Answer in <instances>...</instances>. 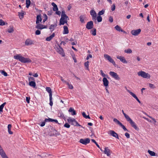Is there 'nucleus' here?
<instances>
[{"mask_svg": "<svg viewBox=\"0 0 158 158\" xmlns=\"http://www.w3.org/2000/svg\"><path fill=\"white\" fill-rule=\"evenodd\" d=\"M14 58L18 60L22 63H26L31 62V60L29 58H25L21 54H16L14 56Z\"/></svg>", "mask_w": 158, "mask_h": 158, "instance_id": "nucleus-1", "label": "nucleus"}, {"mask_svg": "<svg viewBox=\"0 0 158 158\" xmlns=\"http://www.w3.org/2000/svg\"><path fill=\"white\" fill-rule=\"evenodd\" d=\"M122 112L127 120L130 123L131 126L135 130L137 131L139 130V129L136 126V123L130 118L128 115L124 113L123 110H122Z\"/></svg>", "mask_w": 158, "mask_h": 158, "instance_id": "nucleus-2", "label": "nucleus"}, {"mask_svg": "<svg viewBox=\"0 0 158 158\" xmlns=\"http://www.w3.org/2000/svg\"><path fill=\"white\" fill-rule=\"evenodd\" d=\"M137 74L139 76H141L144 78L149 79L151 77L150 75L148 73L142 71L139 72Z\"/></svg>", "mask_w": 158, "mask_h": 158, "instance_id": "nucleus-3", "label": "nucleus"}, {"mask_svg": "<svg viewBox=\"0 0 158 158\" xmlns=\"http://www.w3.org/2000/svg\"><path fill=\"white\" fill-rule=\"evenodd\" d=\"M46 91L49 94V104L51 106L53 105V102L52 101V90L51 88L49 87H47L46 88Z\"/></svg>", "mask_w": 158, "mask_h": 158, "instance_id": "nucleus-4", "label": "nucleus"}, {"mask_svg": "<svg viewBox=\"0 0 158 158\" xmlns=\"http://www.w3.org/2000/svg\"><path fill=\"white\" fill-rule=\"evenodd\" d=\"M68 19H69L68 16H61L60 20V25H63L65 23H67Z\"/></svg>", "mask_w": 158, "mask_h": 158, "instance_id": "nucleus-5", "label": "nucleus"}, {"mask_svg": "<svg viewBox=\"0 0 158 158\" xmlns=\"http://www.w3.org/2000/svg\"><path fill=\"white\" fill-rule=\"evenodd\" d=\"M67 121L69 123H71L72 125L74 126H80V125L76 121L75 119L73 118L69 117L67 119Z\"/></svg>", "mask_w": 158, "mask_h": 158, "instance_id": "nucleus-6", "label": "nucleus"}, {"mask_svg": "<svg viewBox=\"0 0 158 158\" xmlns=\"http://www.w3.org/2000/svg\"><path fill=\"white\" fill-rule=\"evenodd\" d=\"M109 74L112 77L116 80L119 81L120 79L119 75L115 72L110 71L109 72Z\"/></svg>", "mask_w": 158, "mask_h": 158, "instance_id": "nucleus-7", "label": "nucleus"}, {"mask_svg": "<svg viewBox=\"0 0 158 158\" xmlns=\"http://www.w3.org/2000/svg\"><path fill=\"white\" fill-rule=\"evenodd\" d=\"M104 57L109 62L112 63L114 66H115L116 64L115 61L110 56L107 54H105L104 55Z\"/></svg>", "mask_w": 158, "mask_h": 158, "instance_id": "nucleus-8", "label": "nucleus"}, {"mask_svg": "<svg viewBox=\"0 0 158 158\" xmlns=\"http://www.w3.org/2000/svg\"><path fill=\"white\" fill-rule=\"evenodd\" d=\"M56 51L61 55L62 56H65L63 49L60 47V45H58L56 47Z\"/></svg>", "mask_w": 158, "mask_h": 158, "instance_id": "nucleus-9", "label": "nucleus"}, {"mask_svg": "<svg viewBox=\"0 0 158 158\" xmlns=\"http://www.w3.org/2000/svg\"><path fill=\"white\" fill-rule=\"evenodd\" d=\"M0 155L2 158H8L0 144Z\"/></svg>", "mask_w": 158, "mask_h": 158, "instance_id": "nucleus-10", "label": "nucleus"}, {"mask_svg": "<svg viewBox=\"0 0 158 158\" xmlns=\"http://www.w3.org/2000/svg\"><path fill=\"white\" fill-rule=\"evenodd\" d=\"M90 15L92 17V19L94 21L96 20L97 14L95 10H92L90 12Z\"/></svg>", "mask_w": 158, "mask_h": 158, "instance_id": "nucleus-11", "label": "nucleus"}, {"mask_svg": "<svg viewBox=\"0 0 158 158\" xmlns=\"http://www.w3.org/2000/svg\"><path fill=\"white\" fill-rule=\"evenodd\" d=\"M90 140L89 139H80L79 142L84 145H86L90 142Z\"/></svg>", "mask_w": 158, "mask_h": 158, "instance_id": "nucleus-12", "label": "nucleus"}, {"mask_svg": "<svg viewBox=\"0 0 158 158\" xmlns=\"http://www.w3.org/2000/svg\"><path fill=\"white\" fill-rule=\"evenodd\" d=\"M141 30L140 29L136 30H134L131 31V33L132 35L134 36L138 35L141 32Z\"/></svg>", "mask_w": 158, "mask_h": 158, "instance_id": "nucleus-13", "label": "nucleus"}, {"mask_svg": "<svg viewBox=\"0 0 158 158\" xmlns=\"http://www.w3.org/2000/svg\"><path fill=\"white\" fill-rule=\"evenodd\" d=\"M104 153L106 154L108 156H110L111 152L110 150L107 147H105L104 148V150L102 151Z\"/></svg>", "mask_w": 158, "mask_h": 158, "instance_id": "nucleus-14", "label": "nucleus"}, {"mask_svg": "<svg viewBox=\"0 0 158 158\" xmlns=\"http://www.w3.org/2000/svg\"><path fill=\"white\" fill-rule=\"evenodd\" d=\"M93 22L92 21L88 22L86 25V28L88 29H91L93 27Z\"/></svg>", "mask_w": 158, "mask_h": 158, "instance_id": "nucleus-15", "label": "nucleus"}, {"mask_svg": "<svg viewBox=\"0 0 158 158\" xmlns=\"http://www.w3.org/2000/svg\"><path fill=\"white\" fill-rule=\"evenodd\" d=\"M116 58L119 59L120 61L124 63H127V61L126 60L124 57L121 56H117Z\"/></svg>", "mask_w": 158, "mask_h": 158, "instance_id": "nucleus-16", "label": "nucleus"}, {"mask_svg": "<svg viewBox=\"0 0 158 158\" xmlns=\"http://www.w3.org/2000/svg\"><path fill=\"white\" fill-rule=\"evenodd\" d=\"M127 91L133 98H134L135 99H136V100L139 103H141L140 101L138 98H137V97L136 96V95L133 92L130 91L129 90H127Z\"/></svg>", "mask_w": 158, "mask_h": 158, "instance_id": "nucleus-17", "label": "nucleus"}, {"mask_svg": "<svg viewBox=\"0 0 158 158\" xmlns=\"http://www.w3.org/2000/svg\"><path fill=\"white\" fill-rule=\"evenodd\" d=\"M109 134L112 136L119 139L118 135L117 133L115 132L114 131L110 130L109 131Z\"/></svg>", "mask_w": 158, "mask_h": 158, "instance_id": "nucleus-18", "label": "nucleus"}, {"mask_svg": "<svg viewBox=\"0 0 158 158\" xmlns=\"http://www.w3.org/2000/svg\"><path fill=\"white\" fill-rule=\"evenodd\" d=\"M36 24L37 25L35 27V28L37 29L41 30L44 28H46V26L42 24H40V23Z\"/></svg>", "mask_w": 158, "mask_h": 158, "instance_id": "nucleus-19", "label": "nucleus"}, {"mask_svg": "<svg viewBox=\"0 0 158 158\" xmlns=\"http://www.w3.org/2000/svg\"><path fill=\"white\" fill-rule=\"evenodd\" d=\"M102 81L104 85L106 88L108 86L109 82L107 78L106 77H104L102 80Z\"/></svg>", "mask_w": 158, "mask_h": 158, "instance_id": "nucleus-20", "label": "nucleus"}, {"mask_svg": "<svg viewBox=\"0 0 158 158\" xmlns=\"http://www.w3.org/2000/svg\"><path fill=\"white\" fill-rule=\"evenodd\" d=\"M25 44L27 46L30 45L34 44L33 41L30 39H28L26 40Z\"/></svg>", "mask_w": 158, "mask_h": 158, "instance_id": "nucleus-21", "label": "nucleus"}, {"mask_svg": "<svg viewBox=\"0 0 158 158\" xmlns=\"http://www.w3.org/2000/svg\"><path fill=\"white\" fill-rule=\"evenodd\" d=\"M42 21V19L41 17V15H37L36 17V24L39 23Z\"/></svg>", "mask_w": 158, "mask_h": 158, "instance_id": "nucleus-22", "label": "nucleus"}, {"mask_svg": "<svg viewBox=\"0 0 158 158\" xmlns=\"http://www.w3.org/2000/svg\"><path fill=\"white\" fill-rule=\"evenodd\" d=\"M69 112L71 113V114L72 115H75L76 114V113L74 109L72 107L69 108Z\"/></svg>", "mask_w": 158, "mask_h": 158, "instance_id": "nucleus-23", "label": "nucleus"}, {"mask_svg": "<svg viewBox=\"0 0 158 158\" xmlns=\"http://www.w3.org/2000/svg\"><path fill=\"white\" fill-rule=\"evenodd\" d=\"M52 5L53 7V10L56 11V10H58V8L57 5L54 2H52L51 4Z\"/></svg>", "mask_w": 158, "mask_h": 158, "instance_id": "nucleus-24", "label": "nucleus"}, {"mask_svg": "<svg viewBox=\"0 0 158 158\" xmlns=\"http://www.w3.org/2000/svg\"><path fill=\"white\" fill-rule=\"evenodd\" d=\"M57 26V25L56 23H55V24L51 25L49 28L50 31L51 32H52L54 30L55 28Z\"/></svg>", "mask_w": 158, "mask_h": 158, "instance_id": "nucleus-25", "label": "nucleus"}, {"mask_svg": "<svg viewBox=\"0 0 158 158\" xmlns=\"http://www.w3.org/2000/svg\"><path fill=\"white\" fill-rule=\"evenodd\" d=\"M55 35L54 33H53L50 36L46 38V40L48 41H50L54 37Z\"/></svg>", "mask_w": 158, "mask_h": 158, "instance_id": "nucleus-26", "label": "nucleus"}, {"mask_svg": "<svg viewBox=\"0 0 158 158\" xmlns=\"http://www.w3.org/2000/svg\"><path fill=\"white\" fill-rule=\"evenodd\" d=\"M115 28L116 30L119 31H121L122 32H123L125 33V32L123 30H122L121 27L118 25H116L115 27Z\"/></svg>", "mask_w": 158, "mask_h": 158, "instance_id": "nucleus-27", "label": "nucleus"}, {"mask_svg": "<svg viewBox=\"0 0 158 158\" xmlns=\"http://www.w3.org/2000/svg\"><path fill=\"white\" fill-rule=\"evenodd\" d=\"M69 30L67 27L66 26H64V27L63 34H67L69 33Z\"/></svg>", "mask_w": 158, "mask_h": 158, "instance_id": "nucleus-28", "label": "nucleus"}, {"mask_svg": "<svg viewBox=\"0 0 158 158\" xmlns=\"http://www.w3.org/2000/svg\"><path fill=\"white\" fill-rule=\"evenodd\" d=\"M58 115V116L60 118L64 119L65 118L63 113L61 111H59Z\"/></svg>", "mask_w": 158, "mask_h": 158, "instance_id": "nucleus-29", "label": "nucleus"}, {"mask_svg": "<svg viewBox=\"0 0 158 158\" xmlns=\"http://www.w3.org/2000/svg\"><path fill=\"white\" fill-rule=\"evenodd\" d=\"M25 12L22 11L21 12H18V15L20 19H22L24 15L25 14Z\"/></svg>", "mask_w": 158, "mask_h": 158, "instance_id": "nucleus-30", "label": "nucleus"}, {"mask_svg": "<svg viewBox=\"0 0 158 158\" xmlns=\"http://www.w3.org/2000/svg\"><path fill=\"white\" fill-rule=\"evenodd\" d=\"M12 127V126L11 124H9L8 126V131L9 133L10 134H12L13 133V132L11 131V129Z\"/></svg>", "mask_w": 158, "mask_h": 158, "instance_id": "nucleus-31", "label": "nucleus"}, {"mask_svg": "<svg viewBox=\"0 0 158 158\" xmlns=\"http://www.w3.org/2000/svg\"><path fill=\"white\" fill-rule=\"evenodd\" d=\"M29 85L33 88H35L36 86V83L34 81H31L29 82Z\"/></svg>", "mask_w": 158, "mask_h": 158, "instance_id": "nucleus-32", "label": "nucleus"}, {"mask_svg": "<svg viewBox=\"0 0 158 158\" xmlns=\"http://www.w3.org/2000/svg\"><path fill=\"white\" fill-rule=\"evenodd\" d=\"M7 31L9 33L13 32L14 31L13 27L11 26H10L7 30Z\"/></svg>", "mask_w": 158, "mask_h": 158, "instance_id": "nucleus-33", "label": "nucleus"}, {"mask_svg": "<svg viewBox=\"0 0 158 158\" xmlns=\"http://www.w3.org/2000/svg\"><path fill=\"white\" fill-rule=\"evenodd\" d=\"M148 152L151 156H156V153L153 151H151L150 150H148Z\"/></svg>", "mask_w": 158, "mask_h": 158, "instance_id": "nucleus-34", "label": "nucleus"}, {"mask_svg": "<svg viewBox=\"0 0 158 158\" xmlns=\"http://www.w3.org/2000/svg\"><path fill=\"white\" fill-rule=\"evenodd\" d=\"M132 50L130 48H128L127 49H125L124 50V52L127 53H128V54L131 53H132Z\"/></svg>", "mask_w": 158, "mask_h": 158, "instance_id": "nucleus-35", "label": "nucleus"}, {"mask_svg": "<svg viewBox=\"0 0 158 158\" xmlns=\"http://www.w3.org/2000/svg\"><path fill=\"white\" fill-rule=\"evenodd\" d=\"M96 20L98 22H100L102 20V18L101 16L98 15L97 17H96Z\"/></svg>", "mask_w": 158, "mask_h": 158, "instance_id": "nucleus-36", "label": "nucleus"}, {"mask_svg": "<svg viewBox=\"0 0 158 158\" xmlns=\"http://www.w3.org/2000/svg\"><path fill=\"white\" fill-rule=\"evenodd\" d=\"M105 12V10H102L101 11H99L98 13V15L99 16H101V15H103Z\"/></svg>", "mask_w": 158, "mask_h": 158, "instance_id": "nucleus-37", "label": "nucleus"}, {"mask_svg": "<svg viewBox=\"0 0 158 158\" xmlns=\"http://www.w3.org/2000/svg\"><path fill=\"white\" fill-rule=\"evenodd\" d=\"M0 72L2 75H3L5 77H6L8 75L7 73L4 70H0Z\"/></svg>", "mask_w": 158, "mask_h": 158, "instance_id": "nucleus-38", "label": "nucleus"}, {"mask_svg": "<svg viewBox=\"0 0 158 158\" xmlns=\"http://www.w3.org/2000/svg\"><path fill=\"white\" fill-rule=\"evenodd\" d=\"M31 4V1L30 0H26V7L28 8L29 6Z\"/></svg>", "mask_w": 158, "mask_h": 158, "instance_id": "nucleus-39", "label": "nucleus"}, {"mask_svg": "<svg viewBox=\"0 0 158 158\" xmlns=\"http://www.w3.org/2000/svg\"><path fill=\"white\" fill-rule=\"evenodd\" d=\"M113 121L117 123L119 126L122 124V123L116 118H114L113 119Z\"/></svg>", "mask_w": 158, "mask_h": 158, "instance_id": "nucleus-40", "label": "nucleus"}, {"mask_svg": "<svg viewBox=\"0 0 158 158\" xmlns=\"http://www.w3.org/2000/svg\"><path fill=\"white\" fill-rule=\"evenodd\" d=\"M82 115L83 117H84L85 118H89V119L90 118V117L89 116V115H86L85 113L84 112H83L82 113Z\"/></svg>", "mask_w": 158, "mask_h": 158, "instance_id": "nucleus-41", "label": "nucleus"}, {"mask_svg": "<svg viewBox=\"0 0 158 158\" xmlns=\"http://www.w3.org/2000/svg\"><path fill=\"white\" fill-rule=\"evenodd\" d=\"M89 61H87L86 62H85L84 64L86 68V69L88 70H89Z\"/></svg>", "mask_w": 158, "mask_h": 158, "instance_id": "nucleus-42", "label": "nucleus"}, {"mask_svg": "<svg viewBox=\"0 0 158 158\" xmlns=\"http://www.w3.org/2000/svg\"><path fill=\"white\" fill-rule=\"evenodd\" d=\"M6 104V102H4L0 106V112L2 111L3 109Z\"/></svg>", "mask_w": 158, "mask_h": 158, "instance_id": "nucleus-43", "label": "nucleus"}, {"mask_svg": "<svg viewBox=\"0 0 158 158\" xmlns=\"http://www.w3.org/2000/svg\"><path fill=\"white\" fill-rule=\"evenodd\" d=\"M91 34L94 36H95L96 35V29H94L91 31Z\"/></svg>", "mask_w": 158, "mask_h": 158, "instance_id": "nucleus-44", "label": "nucleus"}, {"mask_svg": "<svg viewBox=\"0 0 158 158\" xmlns=\"http://www.w3.org/2000/svg\"><path fill=\"white\" fill-rule=\"evenodd\" d=\"M66 84L68 86L69 89H73V87L72 85L70 84L68 82H66Z\"/></svg>", "mask_w": 158, "mask_h": 158, "instance_id": "nucleus-45", "label": "nucleus"}, {"mask_svg": "<svg viewBox=\"0 0 158 158\" xmlns=\"http://www.w3.org/2000/svg\"><path fill=\"white\" fill-rule=\"evenodd\" d=\"M102 77H107V75H106L103 72L102 70L100 71Z\"/></svg>", "mask_w": 158, "mask_h": 158, "instance_id": "nucleus-46", "label": "nucleus"}, {"mask_svg": "<svg viewBox=\"0 0 158 158\" xmlns=\"http://www.w3.org/2000/svg\"><path fill=\"white\" fill-rule=\"evenodd\" d=\"M5 25V23L4 22L2 19H0V25L4 26Z\"/></svg>", "mask_w": 158, "mask_h": 158, "instance_id": "nucleus-47", "label": "nucleus"}, {"mask_svg": "<svg viewBox=\"0 0 158 158\" xmlns=\"http://www.w3.org/2000/svg\"><path fill=\"white\" fill-rule=\"evenodd\" d=\"M52 118H45L44 120L45 122H52Z\"/></svg>", "mask_w": 158, "mask_h": 158, "instance_id": "nucleus-48", "label": "nucleus"}, {"mask_svg": "<svg viewBox=\"0 0 158 158\" xmlns=\"http://www.w3.org/2000/svg\"><path fill=\"white\" fill-rule=\"evenodd\" d=\"M28 80L29 82L32 81H35V79L33 77H28Z\"/></svg>", "mask_w": 158, "mask_h": 158, "instance_id": "nucleus-49", "label": "nucleus"}, {"mask_svg": "<svg viewBox=\"0 0 158 158\" xmlns=\"http://www.w3.org/2000/svg\"><path fill=\"white\" fill-rule=\"evenodd\" d=\"M120 126L123 128V129L125 131H128L127 129L125 127V126L123 125L122 123Z\"/></svg>", "mask_w": 158, "mask_h": 158, "instance_id": "nucleus-50", "label": "nucleus"}, {"mask_svg": "<svg viewBox=\"0 0 158 158\" xmlns=\"http://www.w3.org/2000/svg\"><path fill=\"white\" fill-rule=\"evenodd\" d=\"M44 19L43 20V23H44L45 22L47 19H48V17L46 15L44 14Z\"/></svg>", "mask_w": 158, "mask_h": 158, "instance_id": "nucleus-51", "label": "nucleus"}, {"mask_svg": "<svg viewBox=\"0 0 158 158\" xmlns=\"http://www.w3.org/2000/svg\"><path fill=\"white\" fill-rule=\"evenodd\" d=\"M68 16L66 15L65 12L64 10H63L62 11V13L61 15V16Z\"/></svg>", "mask_w": 158, "mask_h": 158, "instance_id": "nucleus-52", "label": "nucleus"}, {"mask_svg": "<svg viewBox=\"0 0 158 158\" xmlns=\"http://www.w3.org/2000/svg\"><path fill=\"white\" fill-rule=\"evenodd\" d=\"M64 127L67 128H69L70 127V125L69 124L66 123L64 125Z\"/></svg>", "mask_w": 158, "mask_h": 158, "instance_id": "nucleus-53", "label": "nucleus"}, {"mask_svg": "<svg viewBox=\"0 0 158 158\" xmlns=\"http://www.w3.org/2000/svg\"><path fill=\"white\" fill-rule=\"evenodd\" d=\"M41 34L40 31L38 30H36L35 32V34L36 35H38Z\"/></svg>", "mask_w": 158, "mask_h": 158, "instance_id": "nucleus-54", "label": "nucleus"}, {"mask_svg": "<svg viewBox=\"0 0 158 158\" xmlns=\"http://www.w3.org/2000/svg\"><path fill=\"white\" fill-rule=\"evenodd\" d=\"M115 9V6L114 4H113L111 7V10L113 11H114Z\"/></svg>", "mask_w": 158, "mask_h": 158, "instance_id": "nucleus-55", "label": "nucleus"}, {"mask_svg": "<svg viewBox=\"0 0 158 158\" xmlns=\"http://www.w3.org/2000/svg\"><path fill=\"white\" fill-rule=\"evenodd\" d=\"M80 20L81 22L82 23H85V22L84 21V19L83 18V17L80 16Z\"/></svg>", "mask_w": 158, "mask_h": 158, "instance_id": "nucleus-56", "label": "nucleus"}, {"mask_svg": "<svg viewBox=\"0 0 158 158\" xmlns=\"http://www.w3.org/2000/svg\"><path fill=\"white\" fill-rule=\"evenodd\" d=\"M149 86L152 89H154L155 87L153 84L151 83L149 84Z\"/></svg>", "mask_w": 158, "mask_h": 158, "instance_id": "nucleus-57", "label": "nucleus"}, {"mask_svg": "<svg viewBox=\"0 0 158 158\" xmlns=\"http://www.w3.org/2000/svg\"><path fill=\"white\" fill-rule=\"evenodd\" d=\"M109 20L110 22H112L113 21V17L112 16H110L109 18Z\"/></svg>", "mask_w": 158, "mask_h": 158, "instance_id": "nucleus-58", "label": "nucleus"}, {"mask_svg": "<svg viewBox=\"0 0 158 158\" xmlns=\"http://www.w3.org/2000/svg\"><path fill=\"white\" fill-rule=\"evenodd\" d=\"M125 135L127 138H130V135L127 132L125 133Z\"/></svg>", "mask_w": 158, "mask_h": 158, "instance_id": "nucleus-59", "label": "nucleus"}, {"mask_svg": "<svg viewBox=\"0 0 158 158\" xmlns=\"http://www.w3.org/2000/svg\"><path fill=\"white\" fill-rule=\"evenodd\" d=\"M92 56L91 54L88 55L86 58V59L87 60H88L89 58H92Z\"/></svg>", "mask_w": 158, "mask_h": 158, "instance_id": "nucleus-60", "label": "nucleus"}, {"mask_svg": "<svg viewBox=\"0 0 158 158\" xmlns=\"http://www.w3.org/2000/svg\"><path fill=\"white\" fill-rule=\"evenodd\" d=\"M30 98L28 97H26V100L28 103H29L30 102Z\"/></svg>", "mask_w": 158, "mask_h": 158, "instance_id": "nucleus-61", "label": "nucleus"}, {"mask_svg": "<svg viewBox=\"0 0 158 158\" xmlns=\"http://www.w3.org/2000/svg\"><path fill=\"white\" fill-rule=\"evenodd\" d=\"M55 13L56 15H60L61 14L60 11H59L58 10L56 11Z\"/></svg>", "mask_w": 158, "mask_h": 158, "instance_id": "nucleus-62", "label": "nucleus"}, {"mask_svg": "<svg viewBox=\"0 0 158 158\" xmlns=\"http://www.w3.org/2000/svg\"><path fill=\"white\" fill-rule=\"evenodd\" d=\"M45 124V121L44 122H43L41 123L40 124V125L41 127H43L44 126Z\"/></svg>", "mask_w": 158, "mask_h": 158, "instance_id": "nucleus-63", "label": "nucleus"}, {"mask_svg": "<svg viewBox=\"0 0 158 158\" xmlns=\"http://www.w3.org/2000/svg\"><path fill=\"white\" fill-rule=\"evenodd\" d=\"M71 7L72 6L70 4L69 5L67 6L68 10H69L71 9Z\"/></svg>", "mask_w": 158, "mask_h": 158, "instance_id": "nucleus-64", "label": "nucleus"}]
</instances>
